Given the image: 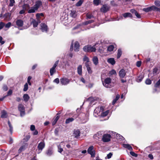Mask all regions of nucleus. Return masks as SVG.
<instances>
[{
	"instance_id": "44",
	"label": "nucleus",
	"mask_w": 160,
	"mask_h": 160,
	"mask_svg": "<svg viewBox=\"0 0 160 160\" xmlns=\"http://www.w3.org/2000/svg\"><path fill=\"white\" fill-rule=\"evenodd\" d=\"M153 74H157L159 73L158 69V68H155L153 69Z\"/></svg>"
},
{
	"instance_id": "3",
	"label": "nucleus",
	"mask_w": 160,
	"mask_h": 160,
	"mask_svg": "<svg viewBox=\"0 0 160 160\" xmlns=\"http://www.w3.org/2000/svg\"><path fill=\"white\" fill-rule=\"evenodd\" d=\"M89 115L88 114L81 113L79 115V118L82 123L87 122L88 120Z\"/></svg>"
},
{
	"instance_id": "4",
	"label": "nucleus",
	"mask_w": 160,
	"mask_h": 160,
	"mask_svg": "<svg viewBox=\"0 0 160 160\" xmlns=\"http://www.w3.org/2000/svg\"><path fill=\"white\" fill-rule=\"evenodd\" d=\"M104 108L103 107L96 108L94 111V115L96 117L101 115V113L103 111Z\"/></svg>"
},
{
	"instance_id": "40",
	"label": "nucleus",
	"mask_w": 160,
	"mask_h": 160,
	"mask_svg": "<svg viewBox=\"0 0 160 160\" xmlns=\"http://www.w3.org/2000/svg\"><path fill=\"white\" fill-rule=\"evenodd\" d=\"M122 54V52L121 49H118V50L117 58H119Z\"/></svg>"
},
{
	"instance_id": "5",
	"label": "nucleus",
	"mask_w": 160,
	"mask_h": 160,
	"mask_svg": "<svg viewBox=\"0 0 160 160\" xmlns=\"http://www.w3.org/2000/svg\"><path fill=\"white\" fill-rule=\"evenodd\" d=\"M143 11L145 12H148L152 10L159 11L160 12V8H158L155 6H153L147 8H144L143 9Z\"/></svg>"
},
{
	"instance_id": "8",
	"label": "nucleus",
	"mask_w": 160,
	"mask_h": 160,
	"mask_svg": "<svg viewBox=\"0 0 160 160\" xmlns=\"http://www.w3.org/2000/svg\"><path fill=\"white\" fill-rule=\"evenodd\" d=\"M18 109L20 112V116L22 117L25 114V108L23 105L19 104L18 106Z\"/></svg>"
},
{
	"instance_id": "58",
	"label": "nucleus",
	"mask_w": 160,
	"mask_h": 160,
	"mask_svg": "<svg viewBox=\"0 0 160 160\" xmlns=\"http://www.w3.org/2000/svg\"><path fill=\"white\" fill-rule=\"evenodd\" d=\"M130 154L131 155H132V156L135 157H137V154L135 153H134V152H130Z\"/></svg>"
},
{
	"instance_id": "34",
	"label": "nucleus",
	"mask_w": 160,
	"mask_h": 160,
	"mask_svg": "<svg viewBox=\"0 0 160 160\" xmlns=\"http://www.w3.org/2000/svg\"><path fill=\"white\" fill-rule=\"evenodd\" d=\"M76 12L75 10L71 11L70 15L72 17L75 18L76 16Z\"/></svg>"
},
{
	"instance_id": "15",
	"label": "nucleus",
	"mask_w": 160,
	"mask_h": 160,
	"mask_svg": "<svg viewBox=\"0 0 160 160\" xmlns=\"http://www.w3.org/2000/svg\"><path fill=\"white\" fill-rule=\"evenodd\" d=\"M126 74V72L124 69H122L119 72V75L121 78H123L124 77Z\"/></svg>"
},
{
	"instance_id": "23",
	"label": "nucleus",
	"mask_w": 160,
	"mask_h": 160,
	"mask_svg": "<svg viewBox=\"0 0 160 160\" xmlns=\"http://www.w3.org/2000/svg\"><path fill=\"white\" fill-rule=\"evenodd\" d=\"M80 131L79 130H75L73 134L75 138H78L80 136Z\"/></svg>"
},
{
	"instance_id": "26",
	"label": "nucleus",
	"mask_w": 160,
	"mask_h": 160,
	"mask_svg": "<svg viewBox=\"0 0 160 160\" xmlns=\"http://www.w3.org/2000/svg\"><path fill=\"white\" fill-rule=\"evenodd\" d=\"M92 60L94 64L95 65H98V58L97 57H94L92 58Z\"/></svg>"
},
{
	"instance_id": "2",
	"label": "nucleus",
	"mask_w": 160,
	"mask_h": 160,
	"mask_svg": "<svg viewBox=\"0 0 160 160\" xmlns=\"http://www.w3.org/2000/svg\"><path fill=\"white\" fill-rule=\"evenodd\" d=\"M83 49L84 51L88 52H95L96 50L95 46H92L90 45L85 46Z\"/></svg>"
},
{
	"instance_id": "28",
	"label": "nucleus",
	"mask_w": 160,
	"mask_h": 160,
	"mask_svg": "<svg viewBox=\"0 0 160 160\" xmlns=\"http://www.w3.org/2000/svg\"><path fill=\"white\" fill-rule=\"evenodd\" d=\"M82 66L81 65H79L77 68L78 73L79 75H82Z\"/></svg>"
},
{
	"instance_id": "27",
	"label": "nucleus",
	"mask_w": 160,
	"mask_h": 160,
	"mask_svg": "<svg viewBox=\"0 0 160 160\" xmlns=\"http://www.w3.org/2000/svg\"><path fill=\"white\" fill-rule=\"evenodd\" d=\"M7 115L6 112L4 110H3L1 112V118H7Z\"/></svg>"
},
{
	"instance_id": "12",
	"label": "nucleus",
	"mask_w": 160,
	"mask_h": 160,
	"mask_svg": "<svg viewBox=\"0 0 160 160\" xmlns=\"http://www.w3.org/2000/svg\"><path fill=\"white\" fill-rule=\"evenodd\" d=\"M69 80L67 78H62L60 79V82L62 85H66L69 83Z\"/></svg>"
},
{
	"instance_id": "64",
	"label": "nucleus",
	"mask_w": 160,
	"mask_h": 160,
	"mask_svg": "<svg viewBox=\"0 0 160 160\" xmlns=\"http://www.w3.org/2000/svg\"><path fill=\"white\" fill-rule=\"evenodd\" d=\"M141 64V62L140 61H138L137 62L136 65L138 67H140Z\"/></svg>"
},
{
	"instance_id": "56",
	"label": "nucleus",
	"mask_w": 160,
	"mask_h": 160,
	"mask_svg": "<svg viewBox=\"0 0 160 160\" xmlns=\"http://www.w3.org/2000/svg\"><path fill=\"white\" fill-rule=\"evenodd\" d=\"M11 25V23L10 22H8L5 25V27L6 28H8L10 27Z\"/></svg>"
},
{
	"instance_id": "57",
	"label": "nucleus",
	"mask_w": 160,
	"mask_h": 160,
	"mask_svg": "<svg viewBox=\"0 0 160 160\" xmlns=\"http://www.w3.org/2000/svg\"><path fill=\"white\" fill-rule=\"evenodd\" d=\"M2 40V38L1 36H0V43L1 45L3 44L5 42Z\"/></svg>"
},
{
	"instance_id": "14",
	"label": "nucleus",
	"mask_w": 160,
	"mask_h": 160,
	"mask_svg": "<svg viewBox=\"0 0 160 160\" xmlns=\"http://www.w3.org/2000/svg\"><path fill=\"white\" fill-rule=\"evenodd\" d=\"M41 29L43 32H47L48 31V27L47 25L44 23H42L41 24Z\"/></svg>"
},
{
	"instance_id": "53",
	"label": "nucleus",
	"mask_w": 160,
	"mask_h": 160,
	"mask_svg": "<svg viewBox=\"0 0 160 160\" xmlns=\"http://www.w3.org/2000/svg\"><path fill=\"white\" fill-rule=\"evenodd\" d=\"M12 93V91L11 89H9L7 93V95L6 96V97L11 95Z\"/></svg>"
},
{
	"instance_id": "32",
	"label": "nucleus",
	"mask_w": 160,
	"mask_h": 160,
	"mask_svg": "<svg viewBox=\"0 0 160 160\" xmlns=\"http://www.w3.org/2000/svg\"><path fill=\"white\" fill-rule=\"evenodd\" d=\"M123 16L125 18H126L127 17H132V15L129 12H127L124 13L123 14Z\"/></svg>"
},
{
	"instance_id": "29",
	"label": "nucleus",
	"mask_w": 160,
	"mask_h": 160,
	"mask_svg": "<svg viewBox=\"0 0 160 160\" xmlns=\"http://www.w3.org/2000/svg\"><path fill=\"white\" fill-rule=\"evenodd\" d=\"M103 111H103L101 112L100 116L102 117H104L108 115L109 112V111L108 110H107L104 112Z\"/></svg>"
},
{
	"instance_id": "1",
	"label": "nucleus",
	"mask_w": 160,
	"mask_h": 160,
	"mask_svg": "<svg viewBox=\"0 0 160 160\" xmlns=\"http://www.w3.org/2000/svg\"><path fill=\"white\" fill-rule=\"evenodd\" d=\"M102 81L103 86L106 88H110L113 86L110 78H107L105 79H102Z\"/></svg>"
},
{
	"instance_id": "50",
	"label": "nucleus",
	"mask_w": 160,
	"mask_h": 160,
	"mask_svg": "<svg viewBox=\"0 0 160 160\" xmlns=\"http://www.w3.org/2000/svg\"><path fill=\"white\" fill-rule=\"evenodd\" d=\"M86 17L88 19H91L93 17V16L92 14L89 13H87Z\"/></svg>"
},
{
	"instance_id": "36",
	"label": "nucleus",
	"mask_w": 160,
	"mask_h": 160,
	"mask_svg": "<svg viewBox=\"0 0 160 160\" xmlns=\"http://www.w3.org/2000/svg\"><path fill=\"white\" fill-rule=\"evenodd\" d=\"M8 124L10 128L9 131L12 134L13 131V128L9 121H8Z\"/></svg>"
},
{
	"instance_id": "39",
	"label": "nucleus",
	"mask_w": 160,
	"mask_h": 160,
	"mask_svg": "<svg viewBox=\"0 0 160 160\" xmlns=\"http://www.w3.org/2000/svg\"><path fill=\"white\" fill-rule=\"evenodd\" d=\"M59 116H57L54 119V120L52 122V125H54L57 122L58 120L59 119Z\"/></svg>"
},
{
	"instance_id": "35",
	"label": "nucleus",
	"mask_w": 160,
	"mask_h": 160,
	"mask_svg": "<svg viewBox=\"0 0 160 160\" xmlns=\"http://www.w3.org/2000/svg\"><path fill=\"white\" fill-rule=\"evenodd\" d=\"M56 72V70H55V68L52 67L50 69V75L51 76L53 75L54 74V73H55Z\"/></svg>"
},
{
	"instance_id": "17",
	"label": "nucleus",
	"mask_w": 160,
	"mask_h": 160,
	"mask_svg": "<svg viewBox=\"0 0 160 160\" xmlns=\"http://www.w3.org/2000/svg\"><path fill=\"white\" fill-rule=\"evenodd\" d=\"M40 22V21L39 19H38L37 21L33 19L31 22V23L33 24L34 27H37L39 23Z\"/></svg>"
},
{
	"instance_id": "41",
	"label": "nucleus",
	"mask_w": 160,
	"mask_h": 160,
	"mask_svg": "<svg viewBox=\"0 0 160 160\" xmlns=\"http://www.w3.org/2000/svg\"><path fill=\"white\" fill-rule=\"evenodd\" d=\"M83 2V0H80L76 4V6L77 7L81 6Z\"/></svg>"
},
{
	"instance_id": "59",
	"label": "nucleus",
	"mask_w": 160,
	"mask_h": 160,
	"mask_svg": "<svg viewBox=\"0 0 160 160\" xmlns=\"http://www.w3.org/2000/svg\"><path fill=\"white\" fill-rule=\"evenodd\" d=\"M5 26V23L3 22H1L0 23V29H2Z\"/></svg>"
},
{
	"instance_id": "7",
	"label": "nucleus",
	"mask_w": 160,
	"mask_h": 160,
	"mask_svg": "<svg viewBox=\"0 0 160 160\" xmlns=\"http://www.w3.org/2000/svg\"><path fill=\"white\" fill-rule=\"evenodd\" d=\"M45 147V143L44 142L42 141L39 143L38 146V151L37 153L38 154L40 153L43 149Z\"/></svg>"
},
{
	"instance_id": "16",
	"label": "nucleus",
	"mask_w": 160,
	"mask_h": 160,
	"mask_svg": "<svg viewBox=\"0 0 160 160\" xmlns=\"http://www.w3.org/2000/svg\"><path fill=\"white\" fill-rule=\"evenodd\" d=\"M79 43L77 41L75 42L74 45V51L75 52H78L79 51Z\"/></svg>"
},
{
	"instance_id": "52",
	"label": "nucleus",
	"mask_w": 160,
	"mask_h": 160,
	"mask_svg": "<svg viewBox=\"0 0 160 160\" xmlns=\"http://www.w3.org/2000/svg\"><path fill=\"white\" fill-rule=\"evenodd\" d=\"M94 22L93 20H90L88 21H87L84 22V24L85 25H87L88 24L93 22Z\"/></svg>"
},
{
	"instance_id": "62",
	"label": "nucleus",
	"mask_w": 160,
	"mask_h": 160,
	"mask_svg": "<svg viewBox=\"0 0 160 160\" xmlns=\"http://www.w3.org/2000/svg\"><path fill=\"white\" fill-rule=\"evenodd\" d=\"M54 82L56 83L57 84H58L59 82V80L58 78H56L53 81Z\"/></svg>"
},
{
	"instance_id": "60",
	"label": "nucleus",
	"mask_w": 160,
	"mask_h": 160,
	"mask_svg": "<svg viewBox=\"0 0 160 160\" xmlns=\"http://www.w3.org/2000/svg\"><path fill=\"white\" fill-rule=\"evenodd\" d=\"M58 62H59L58 60L56 61L55 62V63L54 64L52 67L54 68H56V67L58 65Z\"/></svg>"
},
{
	"instance_id": "47",
	"label": "nucleus",
	"mask_w": 160,
	"mask_h": 160,
	"mask_svg": "<svg viewBox=\"0 0 160 160\" xmlns=\"http://www.w3.org/2000/svg\"><path fill=\"white\" fill-rule=\"evenodd\" d=\"M160 85V79L154 85L155 88H158Z\"/></svg>"
},
{
	"instance_id": "51",
	"label": "nucleus",
	"mask_w": 160,
	"mask_h": 160,
	"mask_svg": "<svg viewBox=\"0 0 160 160\" xmlns=\"http://www.w3.org/2000/svg\"><path fill=\"white\" fill-rule=\"evenodd\" d=\"M10 3L9 4V6L10 7H12L15 3V1L14 0H10Z\"/></svg>"
},
{
	"instance_id": "24",
	"label": "nucleus",
	"mask_w": 160,
	"mask_h": 160,
	"mask_svg": "<svg viewBox=\"0 0 160 160\" xmlns=\"http://www.w3.org/2000/svg\"><path fill=\"white\" fill-rule=\"evenodd\" d=\"M122 146L124 148H128L130 151H132V148L129 144H123Z\"/></svg>"
},
{
	"instance_id": "61",
	"label": "nucleus",
	"mask_w": 160,
	"mask_h": 160,
	"mask_svg": "<svg viewBox=\"0 0 160 160\" xmlns=\"http://www.w3.org/2000/svg\"><path fill=\"white\" fill-rule=\"evenodd\" d=\"M4 91H7L8 90V88L7 85H4L2 87Z\"/></svg>"
},
{
	"instance_id": "20",
	"label": "nucleus",
	"mask_w": 160,
	"mask_h": 160,
	"mask_svg": "<svg viewBox=\"0 0 160 160\" xmlns=\"http://www.w3.org/2000/svg\"><path fill=\"white\" fill-rule=\"evenodd\" d=\"M107 62L112 64V65H114L115 64L116 62L114 60V59L113 58H110L108 59Z\"/></svg>"
},
{
	"instance_id": "19",
	"label": "nucleus",
	"mask_w": 160,
	"mask_h": 160,
	"mask_svg": "<svg viewBox=\"0 0 160 160\" xmlns=\"http://www.w3.org/2000/svg\"><path fill=\"white\" fill-rule=\"evenodd\" d=\"M23 21L21 19H18L16 21L17 25L19 27H22L23 25Z\"/></svg>"
},
{
	"instance_id": "42",
	"label": "nucleus",
	"mask_w": 160,
	"mask_h": 160,
	"mask_svg": "<svg viewBox=\"0 0 160 160\" xmlns=\"http://www.w3.org/2000/svg\"><path fill=\"white\" fill-rule=\"evenodd\" d=\"M114 48V46L113 45H110L108 47L107 50L108 51L111 52L113 50Z\"/></svg>"
},
{
	"instance_id": "33",
	"label": "nucleus",
	"mask_w": 160,
	"mask_h": 160,
	"mask_svg": "<svg viewBox=\"0 0 160 160\" xmlns=\"http://www.w3.org/2000/svg\"><path fill=\"white\" fill-rule=\"evenodd\" d=\"M23 98L24 100L26 102L28 101L29 99V97L28 95L27 94H24L23 95Z\"/></svg>"
},
{
	"instance_id": "38",
	"label": "nucleus",
	"mask_w": 160,
	"mask_h": 160,
	"mask_svg": "<svg viewBox=\"0 0 160 160\" xmlns=\"http://www.w3.org/2000/svg\"><path fill=\"white\" fill-rule=\"evenodd\" d=\"M36 10H37V9H36L35 8H34L33 6V7H32L28 11V12L29 13H33L35 12V11Z\"/></svg>"
},
{
	"instance_id": "63",
	"label": "nucleus",
	"mask_w": 160,
	"mask_h": 160,
	"mask_svg": "<svg viewBox=\"0 0 160 160\" xmlns=\"http://www.w3.org/2000/svg\"><path fill=\"white\" fill-rule=\"evenodd\" d=\"M35 127L34 125H31L30 127V130L32 131H33L35 130Z\"/></svg>"
},
{
	"instance_id": "18",
	"label": "nucleus",
	"mask_w": 160,
	"mask_h": 160,
	"mask_svg": "<svg viewBox=\"0 0 160 160\" xmlns=\"http://www.w3.org/2000/svg\"><path fill=\"white\" fill-rule=\"evenodd\" d=\"M30 136L29 135H27L22 139V142L23 144H25V143H28V141L30 138Z\"/></svg>"
},
{
	"instance_id": "31",
	"label": "nucleus",
	"mask_w": 160,
	"mask_h": 160,
	"mask_svg": "<svg viewBox=\"0 0 160 160\" xmlns=\"http://www.w3.org/2000/svg\"><path fill=\"white\" fill-rule=\"evenodd\" d=\"M74 120V118H67L66 119L65 123L66 124H68L72 122Z\"/></svg>"
},
{
	"instance_id": "46",
	"label": "nucleus",
	"mask_w": 160,
	"mask_h": 160,
	"mask_svg": "<svg viewBox=\"0 0 160 160\" xmlns=\"http://www.w3.org/2000/svg\"><path fill=\"white\" fill-rule=\"evenodd\" d=\"M154 3L156 6L160 7V1L156 0L155 1Z\"/></svg>"
},
{
	"instance_id": "48",
	"label": "nucleus",
	"mask_w": 160,
	"mask_h": 160,
	"mask_svg": "<svg viewBox=\"0 0 160 160\" xmlns=\"http://www.w3.org/2000/svg\"><path fill=\"white\" fill-rule=\"evenodd\" d=\"M28 88V83H26L24 85V88L23 89L24 91H26Z\"/></svg>"
},
{
	"instance_id": "6",
	"label": "nucleus",
	"mask_w": 160,
	"mask_h": 160,
	"mask_svg": "<svg viewBox=\"0 0 160 160\" xmlns=\"http://www.w3.org/2000/svg\"><path fill=\"white\" fill-rule=\"evenodd\" d=\"M111 135L109 134H105L102 139V141L104 142H109L111 140Z\"/></svg>"
},
{
	"instance_id": "21",
	"label": "nucleus",
	"mask_w": 160,
	"mask_h": 160,
	"mask_svg": "<svg viewBox=\"0 0 160 160\" xmlns=\"http://www.w3.org/2000/svg\"><path fill=\"white\" fill-rule=\"evenodd\" d=\"M42 4V2L38 1L36 2L34 6V8H35L36 9H38V8L41 6Z\"/></svg>"
},
{
	"instance_id": "10",
	"label": "nucleus",
	"mask_w": 160,
	"mask_h": 160,
	"mask_svg": "<svg viewBox=\"0 0 160 160\" xmlns=\"http://www.w3.org/2000/svg\"><path fill=\"white\" fill-rule=\"evenodd\" d=\"M110 8V7L108 5L104 4L103 5L102 7L100 9V11L102 12L105 13L109 10Z\"/></svg>"
},
{
	"instance_id": "49",
	"label": "nucleus",
	"mask_w": 160,
	"mask_h": 160,
	"mask_svg": "<svg viewBox=\"0 0 160 160\" xmlns=\"http://www.w3.org/2000/svg\"><path fill=\"white\" fill-rule=\"evenodd\" d=\"M113 154L112 152H110L109 154H108L106 157H105V159H110L111 158Z\"/></svg>"
},
{
	"instance_id": "11",
	"label": "nucleus",
	"mask_w": 160,
	"mask_h": 160,
	"mask_svg": "<svg viewBox=\"0 0 160 160\" xmlns=\"http://www.w3.org/2000/svg\"><path fill=\"white\" fill-rule=\"evenodd\" d=\"M23 10H21L19 12L20 14H23L25 12V11L26 10L29 8V5L28 4H24L22 6Z\"/></svg>"
},
{
	"instance_id": "9",
	"label": "nucleus",
	"mask_w": 160,
	"mask_h": 160,
	"mask_svg": "<svg viewBox=\"0 0 160 160\" xmlns=\"http://www.w3.org/2000/svg\"><path fill=\"white\" fill-rule=\"evenodd\" d=\"M88 152L91 155V157H94L95 156V152L94 150V147L92 146H90L88 149Z\"/></svg>"
},
{
	"instance_id": "22",
	"label": "nucleus",
	"mask_w": 160,
	"mask_h": 160,
	"mask_svg": "<svg viewBox=\"0 0 160 160\" xmlns=\"http://www.w3.org/2000/svg\"><path fill=\"white\" fill-rule=\"evenodd\" d=\"M130 12L132 13H134L136 16L137 18H140L141 16L137 12V11L134 9H132L130 10Z\"/></svg>"
},
{
	"instance_id": "43",
	"label": "nucleus",
	"mask_w": 160,
	"mask_h": 160,
	"mask_svg": "<svg viewBox=\"0 0 160 160\" xmlns=\"http://www.w3.org/2000/svg\"><path fill=\"white\" fill-rule=\"evenodd\" d=\"M117 74L116 71L114 69H112L109 72V74L110 76L112 75H116Z\"/></svg>"
},
{
	"instance_id": "45",
	"label": "nucleus",
	"mask_w": 160,
	"mask_h": 160,
	"mask_svg": "<svg viewBox=\"0 0 160 160\" xmlns=\"http://www.w3.org/2000/svg\"><path fill=\"white\" fill-rule=\"evenodd\" d=\"M93 2L94 4L97 6L100 3V0H94Z\"/></svg>"
},
{
	"instance_id": "13",
	"label": "nucleus",
	"mask_w": 160,
	"mask_h": 160,
	"mask_svg": "<svg viewBox=\"0 0 160 160\" xmlns=\"http://www.w3.org/2000/svg\"><path fill=\"white\" fill-rule=\"evenodd\" d=\"M28 143H25V144H23V145L20 147L18 150V152L20 153L22 151H24L28 146Z\"/></svg>"
},
{
	"instance_id": "55",
	"label": "nucleus",
	"mask_w": 160,
	"mask_h": 160,
	"mask_svg": "<svg viewBox=\"0 0 160 160\" xmlns=\"http://www.w3.org/2000/svg\"><path fill=\"white\" fill-rule=\"evenodd\" d=\"M83 60L84 62H89V59L88 57L85 56L83 58Z\"/></svg>"
},
{
	"instance_id": "54",
	"label": "nucleus",
	"mask_w": 160,
	"mask_h": 160,
	"mask_svg": "<svg viewBox=\"0 0 160 160\" xmlns=\"http://www.w3.org/2000/svg\"><path fill=\"white\" fill-rule=\"evenodd\" d=\"M152 81L149 79H147L145 81V83L149 85L151 83Z\"/></svg>"
},
{
	"instance_id": "30",
	"label": "nucleus",
	"mask_w": 160,
	"mask_h": 160,
	"mask_svg": "<svg viewBox=\"0 0 160 160\" xmlns=\"http://www.w3.org/2000/svg\"><path fill=\"white\" fill-rule=\"evenodd\" d=\"M144 78V76L143 75H140L136 79L137 82H140Z\"/></svg>"
},
{
	"instance_id": "25",
	"label": "nucleus",
	"mask_w": 160,
	"mask_h": 160,
	"mask_svg": "<svg viewBox=\"0 0 160 160\" xmlns=\"http://www.w3.org/2000/svg\"><path fill=\"white\" fill-rule=\"evenodd\" d=\"M53 151L51 148H49L46 151V154L48 156H50L52 154Z\"/></svg>"
},
{
	"instance_id": "37",
	"label": "nucleus",
	"mask_w": 160,
	"mask_h": 160,
	"mask_svg": "<svg viewBox=\"0 0 160 160\" xmlns=\"http://www.w3.org/2000/svg\"><path fill=\"white\" fill-rule=\"evenodd\" d=\"M64 143L63 142H62L61 143L60 145H59L58 146V152L60 153H61L63 151V149L61 148V145L62 144H63Z\"/></svg>"
}]
</instances>
